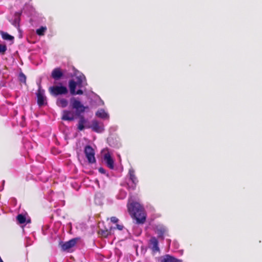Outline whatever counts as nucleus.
<instances>
[{"label": "nucleus", "instance_id": "nucleus-3", "mask_svg": "<svg viewBox=\"0 0 262 262\" xmlns=\"http://www.w3.org/2000/svg\"><path fill=\"white\" fill-rule=\"evenodd\" d=\"M36 94L39 106L46 105L47 104V97L45 95V90L41 88L40 83H38V90Z\"/></svg>", "mask_w": 262, "mask_h": 262}, {"label": "nucleus", "instance_id": "nucleus-23", "mask_svg": "<svg viewBox=\"0 0 262 262\" xmlns=\"http://www.w3.org/2000/svg\"><path fill=\"white\" fill-rule=\"evenodd\" d=\"M18 79L19 82H26V76L22 72H20L18 76Z\"/></svg>", "mask_w": 262, "mask_h": 262}, {"label": "nucleus", "instance_id": "nucleus-8", "mask_svg": "<svg viewBox=\"0 0 262 262\" xmlns=\"http://www.w3.org/2000/svg\"><path fill=\"white\" fill-rule=\"evenodd\" d=\"M51 76L54 80H58L64 77V72L60 68H56L53 70Z\"/></svg>", "mask_w": 262, "mask_h": 262}, {"label": "nucleus", "instance_id": "nucleus-10", "mask_svg": "<svg viewBox=\"0 0 262 262\" xmlns=\"http://www.w3.org/2000/svg\"><path fill=\"white\" fill-rule=\"evenodd\" d=\"M149 248L154 253H156L160 251V248L159 247V242L158 239L156 237L152 236L149 239Z\"/></svg>", "mask_w": 262, "mask_h": 262}, {"label": "nucleus", "instance_id": "nucleus-12", "mask_svg": "<svg viewBox=\"0 0 262 262\" xmlns=\"http://www.w3.org/2000/svg\"><path fill=\"white\" fill-rule=\"evenodd\" d=\"M73 77V79L69 82H84L86 80L84 74L78 70H75Z\"/></svg>", "mask_w": 262, "mask_h": 262}, {"label": "nucleus", "instance_id": "nucleus-34", "mask_svg": "<svg viewBox=\"0 0 262 262\" xmlns=\"http://www.w3.org/2000/svg\"><path fill=\"white\" fill-rule=\"evenodd\" d=\"M167 242H168V243H170V242H171V240L170 239H167Z\"/></svg>", "mask_w": 262, "mask_h": 262}, {"label": "nucleus", "instance_id": "nucleus-7", "mask_svg": "<svg viewBox=\"0 0 262 262\" xmlns=\"http://www.w3.org/2000/svg\"><path fill=\"white\" fill-rule=\"evenodd\" d=\"M155 232L158 234V237L160 241L164 239V234L167 232V229L163 225L159 224L155 226Z\"/></svg>", "mask_w": 262, "mask_h": 262}, {"label": "nucleus", "instance_id": "nucleus-16", "mask_svg": "<svg viewBox=\"0 0 262 262\" xmlns=\"http://www.w3.org/2000/svg\"><path fill=\"white\" fill-rule=\"evenodd\" d=\"M62 119L63 120H67L69 121L74 120V117L73 113L70 111L64 110L63 111Z\"/></svg>", "mask_w": 262, "mask_h": 262}, {"label": "nucleus", "instance_id": "nucleus-19", "mask_svg": "<svg viewBox=\"0 0 262 262\" xmlns=\"http://www.w3.org/2000/svg\"><path fill=\"white\" fill-rule=\"evenodd\" d=\"M57 104L62 108L66 107L68 104V101L64 98H59L57 100Z\"/></svg>", "mask_w": 262, "mask_h": 262}, {"label": "nucleus", "instance_id": "nucleus-27", "mask_svg": "<svg viewBox=\"0 0 262 262\" xmlns=\"http://www.w3.org/2000/svg\"><path fill=\"white\" fill-rule=\"evenodd\" d=\"M116 228L118 229L119 230H122L124 226L120 224H116Z\"/></svg>", "mask_w": 262, "mask_h": 262}, {"label": "nucleus", "instance_id": "nucleus-18", "mask_svg": "<svg viewBox=\"0 0 262 262\" xmlns=\"http://www.w3.org/2000/svg\"><path fill=\"white\" fill-rule=\"evenodd\" d=\"M161 262H181V259L176 258L169 255H166L162 259Z\"/></svg>", "mask_w": 262, "mask_h": 262}, {"label": "nucleus", "instance_id": "nucleus-37", "mask_svg": "<svg viewBox=\"0 0 262 262\" xmlns=\"http://www.w3.org/2000/svg\"><path fill=\"white\" fill-rule=\"evenodd\" d=\"M181 262H183L182 260H181Z\"/></svg>", "mask_w": 262, "mask_h": 262}, {"label": "nucleus", "instance_id": "nucleus-20", "mask_svg": "<svg viewBox=\"0 0 262 262\" xmlns=\"http://www.w3.org/2000/svg\"><path fill=\"white\" fill-rule=\"evenodd\" d=\"M0 34L2 35V37L3 39L7 40H13L14 37L9 35L8 33L6 32H4L3 31H0Z\"/></svg>", "mask_w": 262, "mask_h": 262}, {"label": "nucleus", "instance_id": "nucleus-1", "mask_svg": "<svg viewBox=\"0 0 262 262\" xmlns=\"http://www.w3.org/2000/svg\"><path fill=\"white\" fill-rule=\"evenodd\" d=\"M71 106L76 110V115L79 116V120L77 124V129L80 130H83L85 128H90L88 124V121L84 116L80 114L85 111V107L81 104L80 101L76 100L74 97L70 99Z\"/></svg>", "mask_w": 262, "mask_h": 262}, {"label": "nucleus", "instance_id": "nucleus-30", "mask_svg": "<svg viewBox=\"0 0 262 262\" xmlns=\"http://www.w3.org/2000/svg\"><path fill=\"white\" fill-rule=\"evenodd\" d=\"M30 238H26V246H28L31 245V243H30Z\"/></svg>", "mask_w": 262, "mask_h": 262}, {"label": "nucleus", "instance_id": "nucleus-25", "mask_svg": "<svg viewBox=\"0 0 262 262\" xmlns=\"http://www.w3.org/2000/svg\"><path fill=\"white\" fill-rule=\"evenodd\" d=\"M7 50V47L5 45L0 44V54L4 55Z\"/></svg>", "mask_w": 262, "mask_h": 262}, {"label": "nucleus", "instance_id": "nucleus-24", "mask_svg": "<svg viewBox=\"0 0 262 262\" xmlns=\"http://www.w3.org/2000/svg\"><path fill=\"white\" fill-rule=\"evenodd\" d=\"M15 15H17L18 16V17H16L14 19L13 22L12 23V25L13 26H14L15 27H17L19 26V20H20V18H19V15L20 14L19 13H16L15 14Z\"/></svg>", "mask_w": 262, "mask_h": 262}, {"label": "nucleus", "instance_id": "nucleus-15", "mask_svg": "<svg viewBox=\"0 0 262 262\" xmlns=\"http://www.w3.org/2000/svg\"><path fill=\"white\" fill-rule=\"evenodd\" d=\"M96 116L103 120H109L110 115L108 113L105 111L104 110L99 109L96 113Z\"/></svg>", "mask_w": 262, "mask_h": 262}, {"label": "nucleus", "instance_id": "nucleus-13", "mask_svg": "<svg viewBox=\"0 0 262 262\" xmlns=\"http://www.w3.org/2000/svg\"><path fill=\"white\" fill-rule=\"evenodd\" d=\"M128 174L129 176V179L133 183V185L130 187L134 190L136 187V185L138 183V180L135 174V170L133 168H131L129 169Z\"/></svg>", "mask_w": 262, "mask_h": 262}, {"label": "nucleus", "instance_id": "nucleus-26", "mask_svg": "<svg viewBox=\"0 0 262 262\" xmlns=\"http://www.w3.org/2000/svg\"><path fill=\"white\" fill-rule=\"evenodd\" d=\"M119 220L115 216L111 217V221L113 223H116L118 222Z\"/></svg>", "mask_w": 262, "mask_h": 262}, {"label": "nucleus", "instance_id": "nucleus-29", "mask_svg": "<svg viewBox=\"0 0 262 262\" xmlns=\"http://www.w3.org/2000/svg\"><path fill=\"white\" fill-rule=\"evenodd\" d=\"M99 172L102 174H105L106 173V170L102 167H100L98 169Z\"/></svg>", "mask_w": 262, "mask_h": 262}, {"label": "nucleus", "instance_id": "nucleus-11", "mask_svg": "<svg viewBox=\"0 0 262 262\" xmlns=\"http://www.w3.org/2000/svg\"><path fill=\"white\" fill-rule=\"evenodd\" d=\"M78 241V238H74L70 239V241L65 242L61 245L62 249L64 251L69 252L70 249L74 247Z\"/></svg>", "mask_w": 262, "mask_h": 262}, {"label": "nucleus", "instance_id": "nucleus-6", "mask_svg": "<svg viewBox=\"0 0 262 262\" xmlns=\"http://www.w3.org/2000/svg\"><path fill=\"white\" fill-rule=\"evenodd\" d=\"M84 154L90 163H94L96 162L95 152L93 148L91 146L86 145L85 147Z\"/></svg>", "mask_w": 262, "mask_h": 262}, {"label": "nucleus", "instance_id": "nucleus-28", "mask_svg": "<svg viewBox=\"0 0 262 262\" xmlns=\"http://www.w3.org/2000/svg\"><path fill=\"white\" fill-rule=\"evenodd\" d=\"M173 244L174 247L176 249H178L179 248V244L177 241H173Z\"/></svg>", "mask_w": 262, "mask_h": 262}, {"label": "nucleus", "instance_id": "nucleus-21", "mask_svg": "<svg viewBox=\"0 0 262 262\" xmlns=\"http://www.w3.org/2000/svg\"><path fill=\"white\" fill-rule=\"evenodd\" d=\"M47 30L46 27H41L36 31V34L39 36H43Z\"/></svg>", "mask_w": 262, "mask_h": 262}, {"label": "nucleus", "instance_id": "nucleus-2", "mask_svg": "<svg viewBox=\"0 0 262 262\" xmlns=\"http://www.w3.org/2000/svg\"><path fill=\"white\" fill-rule=\"evenodd\" d=\"M128 211L131 216L135 219L138 224L143 223L146 220L144 208L139 203L129 199L127 204Z\"/></svg>", "mask_w": 262, "mask_h": 262}, {"label": "nucleus", "instance_id": "nucleus-22", "mask_svg": "<svg viewBox=\"0 0 262 262\" xmlns=\"http://www.w3.org/2000/svg\"><path fill=\"white\" fill-rule=\"evenodd\" d=\"M127 195V192L124 190H121L119 191V194L117 195V197L119 199H124Z\"/></svg>", "mask_w": 262, "mask_h": 262}, {"label": "nucleus", "instance_id": "nucleus-4", "mask_svg": "<svg viewBox=\"0 0 262 262\" xmlns=\"http://www.w3.org/2000/svg\"><path fill=\"white\" fill-rule=\"evenodd\" d=\"M49 91L52 95L55 96L59 95H65L68 92L67 87L61 85L51 86L49 88Z\"/></svg>", "mask_w": 262, "mask_h": 262}, {"label": "nucleus", "instance_id": "nucleus-31", "mask_svg": "<svg viewBox=\"0 0 262 262\" xmlns=\"http://www.w3.org/2000/svg\"><path fill=\"white\" fill-rule=\"evenodd\" d=\"M39 179L41 181H43V182H46V181H47V180H48V178H47V177H45V178H41V177H39Z\"/></svg>", "mask_w": 262, "mask_h": 262}, {"label": "nucleus", "instance_id": "nucleus-14", "mask_svg": "<svg viewBox=\"0 0 262 262\" xmlns=\"http://www.w3.org/2000/svg\"><path fill=\"white\" fill-rule=\"evenodd\" d=\"M104 161L106 166L111 169L114 168V161L111 157L110 153L107 152L104 155Z\"/></svg>", "mask_w": 262, "mask_h": 262}, {"label": "nucleus", "instance_id": "nucleus-32", "mask_svg": "<svg viewBox=\"0 0 262 262\" xmlns=\"http://www.w3.org/2000/svg\"><path fill=\"white\" fill-rule=\"evenodd\" d=\"M30 144V143L29 142H27L25 144L24 146H25V148H27V147L29 146Z\"/></svg>", "mask_w": 262, "mask_h": 262}, {"label": "nucleus", "instance_id": "nucleus-17", "mask_svg": "<svg viewBox=\"0 0 262 262\" xmlns=\"http://www.w3.org/2000/svg\"><path fill=\"white\" fill-rule=\"evenodd\" d=\"M27 213L24 214H19L16 216V220L18 224H23L25 223H28L30 222V220H27L26 215Z\"/></svg>", "mask_w": 262, "mask_h": 262}, {"label": "nucleus", "instance_id": "nucleus-35", "mask_svg": "<svg viewBox=\"0 0 262 262\" xmlns=\"http://www.w3.org/2000/svg\"><path fill=\"white\" fill-rule=\"evenodd\" d=\"M2 182H3V184L4 185V183H5V181H4V180H3V181H2Z\"/></svg>", "mask_w": 262, "mask_h": 262}, {"label": "nucleus", "instance_id": "nucleus-33", "mask_svg": "<svg viewBox=\"0 0 262 262\" xmlns=\"http://www.w3.org/2000/svg\"><path fill=\"white\" fill-rule=\"evenodd\" d=\"M111 130H115L116 129V127H112L110 128Z\"/></svg>", "mask_w": 262, "mask_h": 262}, {"label": "nucleus", "instance_id": "nucleus-5", "mask_svg": "<svg viewBox=\"0 0 262 262\" xmlns=\"http://www.w3.org/2000/svg\"><path fill=\"white\" fill-rule=\"evenodd\" d=\"M83 83H69L70 93L72 95H81L83 91L81 90Z\"/></svg>", "mask_w": 262, "mask_h": 262}, {"label": "nucleus", "instance_id": "nucleus-36", "mask_svg": "<svg viewBox=\"0 0 262 262\" xmlns=\"http://www.w3.org/2000/svg\"><path fill=\"white\" fill-rule=\"evenodd\" d=\"M34 172L36 174H39V173H37V172L36 173L35 171Z\"/></svg>", "mask_w": 262, "mask_h": 262}, {"label": "nucleus", "instance_id": "nucleus-9", "mask_svg": "<svg viewBox=\"0 0 262 262\" xmlns=\"http://www.w3.org/2000/svg\"><path fill=\"white\" fill-rule=\"evenodd\" d=\"M92 130L96 133H102L104 130V126L102 123H99L98 121L94 120L92 122L91 125L90 126Z\"/></svg>", "mask_w": 262, "mask_h": 262}]
</instances>
